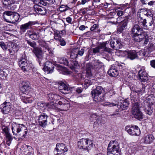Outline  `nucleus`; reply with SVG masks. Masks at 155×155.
Here are the masks:
<instances>
[{"mask_svg": "<svg viewBox=\"0 0 155 155\" xmlns=\"http://www.w3.org/2000/svg\"><path fill=\"white\" fill-rule=\"evenodd\" d=\"M127 24L126 22H123V25L120 26L118 29L119 31L120 32H122L123 30L124 29V28L127 25Z\"/></svg>", "mask_w": 155, "mask_h": 155, "instance_id": "53", "label": "nucleus"}, {"mask_svg": "<svg viewBox=\"0 0 155 155\" xmlns=\"http://www.w3.org/2000/svg\"><path fill=\"white\" fill-rule=\"evenodd\" d=\"M93 143L89 139L82 138L78 142L77 145L80 149L87 150L88 151L92 147Z\"/></svg>", "mask_w": 155, "mask_h": 155, "instance_id": "3", "label": "nucleus"}, {"mask_svg": "<svg viewBox=\"0 0 155 155\" xmlns=\"http://www.w3.org/2000/svg\"><path fill=\"white\" fill-rule=\"evenodd\" d=\"M48 43L49 41L46 42L43 41H39V45L43 48V50H49V46Z\"/></svg>", "mask_w": 155, "mask_h": 155, "instance_id": "32", "label": "nucleus"}, {"mask_svg": "<svg viewBox=\"0 0 155 155\" xmlns=\"http://www.w3.org/2000/svg\"><path fill=\"white\" fill-rule=\"evenodd\" d=\"M48 97L50 101H52L53 100H57L59 98H60V97L58 95L54 94L52 93L49 94L48 95Z\"/></svg>", "mask_w": 155, "mask_h": 155, "instance_id": "39", "label": "nucleus"}, {"mask_svg": "<svg viewBox=\"0 0 155 155\" xmlns=\"http://www.w3.org/2000/svg\"><path fill=\"white\" fill-rule=\"evenodd\" d=\"M60 21L59 15L58 14H54L51 18V23L58 24Z\"/></svg>", "mask_w": 155, "mask_h": 155, "instance_id": "29", "label": "nucleus"}, {"mask_svg": "<svg viewBox=\"0 0 155 155\" xmlns=\"http://www.w3.org/2000/svg\"><path fill=\"white\" fill-rule=\"evenodd\" d=\"M78 56V54L77 52H75L74 50H73L71 53L70 57L73 59H74L77 58Z\"/></svg>", "mask_w": 155, "mask_h": 155, "instance_id": "51", "label": "nucleus"}, {"mask_svg": "<svg viewBox=\"0 0 155 155\" xmlns=\"http://www.w3.org/2000/svg\"><path fill=\"white\" fill-rule=\"evenodd\" d=\"M8 73V71L6 69H0V78L4 79L6 78Z\"/></svg>", "mask_w": 155, "mask_h": 155, "instance_id": "33", "label": "nucleus"}, {"mask_svg": "<svg viewBox=\"0 0 155 155\" xmlns=\"http://www.w3.org/2000/svg\"><path fill=\"white\" fill-rule=\"evenodd\" d=\"M103 89L100 86H98L96 88L91 91V94L101 95L103 91Z\"/></svg>", "mask_w": 155, "mask_h": 155, "instance_id": "30", "label": "nucleus"}, {"mask_svg": "<svg viewBox=\"0 0 155 155\" xmlns=\"http://www.w3.org/2000/svg\"><path fill=\"white\" fill-rule=\"evenodd\" d=\"M89 119L91 122L94 121L95 120H96V121L94 122V127L100 128L102 127L101 124L102 118L100 116L96 114H92Z\"/></svg>", "mask_w": 155, "mask_h": 155, "instance_id": "6", "label": "nucleus"}, {"mask_svg": "<svg viewBox=\"0 0 155 155\" xmlns=\"http://www.w3.org/2000/svg\"><path fill=\"white\" fill-rule=\"evenodd\" d=\"M110 45L111 48L116 50L121 49L123 47V45L121 43V41L119 39H113L111 40Z\"/></svg>", "mask_w": 155, "mask_h": 155, "instance_id": "12", "label": "nucleus"}, {"mask_svg": "<svg viewBox=\"0 0 155 155\" xmlns=\"http://www.w3.org/2000/svg\"><path fill=\"white\" fill-rule=\"evenodd\" d=\"M128 58L131 60L137 59V52L135 50L129 51L127 54Z\"/></svg>", "mask_w": 155, "mask_h": 155, "instance_id": "28", "label": "nucleus"}, {"mask_svg": "<svg viewBox=\"0 0 155 155\" xmlns=\"http://www.w3.org/2000/svg\"><path fill=\"white\" fill-rule=\"evenodd\" d=\"M41 30H43V29L41 28H39L36 31H33L32 33H29L28 36L30 38L33 39H38L40 37L39 34Z\"/></svg>", "mask_w": 155, "mask_h": 155, "instance_id": "22", "label": "nucleus"}, {"mask_svg": "<svg viewBox=\"0 0 155 155\" xmlns=\"http://www.w3.org/2000/svg\"><path fill=\"white\" fill-rule=\"evenodd\" d=\"M17 26L15 24H14V25H10V29H10V31H15V30L16 29Z\"/></svg>", "mask_w": 155, "mask_h": 155, "instance_id": "63", "label": "nucleus"}, {"mask_svg": "<svg viewBox=\"0 0 155 155\" xmlns=\"http://www.w3.org/2000/svg\"><path fill=\"white\" fill-rule=\"evenodd\" d=\"M58 61L60 64H63L66 65H68V62L67 59L64 57L60 58Z\"/></svg>", "mask_w": 155, "mask_h": 155, "instance_id": "41", "label": "nucleus"}, {"mask_svg": "<svg viewBox=\"0 0 155 155\" xmlns=\"http://www.w3.org/2000/svg\"><path fill=\"white\" fill-rule=\"evenodd\" d=\"M138 95L135 94L134 93L131 92L130 94V99L131 102L133 104V106L135 103L138 102H137V96Z\"/></svg>", "mask_w": 155, "mask_h": 155, "instance_id": "35", "label": "nucleus"}, {"mask_svg": "<svg viewBox=\"0 0 155 155\" xmlns=\"http://www.w3.org/2000/svg\"><path fill=\"white\" fill-rule=\"evenodd\" d=\"M59 41L60 44L61 45L64 46L66 45V42L64 39L61 38L60 39H59Z\"/></svg>", "mask_w": 155, "mask_h": 155, "instance_id": "58", "label": "nucleus"}, {"mask_svg": "<svg viewBox=\"0 0 155 155\" xmlns=\"http://www.w3.org/2000/svg\"><path fill=\"white\" fill-rule=\"evenodd\" d=\"M35 9L38 14L41 15H45L46 13V10L44 7L38 6Z\"/></svg>", "mask_w": 155, "mask_h": 155, "instance_id": "27", "label": "nucleus"}, {"mask_svg": "<svg viewBox=\"0 0 155 155\" xmlns=\"http://www.w3.org/2000/svg\"><path fill=\"white\" fill-rule=\"evenodd\" d=\"M20 17L19 14L16 12L10 11V23H15L19 20Z\"/></svg>", "mask_w": 155, "mask_h": 155, "instance_id": "21", "label": "nucleus"}, {"mask_svg": "<svg viewBox=\"0 0 155 155\" xmlns=\"http://www.w3.org/2000/svg\"><path fill=\"white\" fill-rule=\"evenodd\" d=\"M146 36V32L142 31L140 34H136L132 35L133 40L135 42H140L143 41L144 37Z\"/></svg>", "mask_w": 155, "mask_h": 155, "instance_id": "14", "label": "nucleus"}, {"mask_svg": "<svg viewBox=\"0 0 155 155\" xmlns=\"http://www.w3.org/2000/svg\"><path fill=\"white\" fill-rule=\"evenodd\" d=\"M26 43L28 44L30 46L33 48L34 49L36 48V43L34 41H31L30 40H26Z\"/></svg>", "mask_w": 155, "mask_h": 155, "instance_id": "46", "label": "nucleus"}, {"mask_svg": "<svg viewBox=\"0 0 155 155\" xmlns=\"http://www.w3.org/2000/svg\"><path fill=\"white\" fill-rule=\"evenodd\" d=\"M18 63L19 66L24 72L28 71L31 68L28 64L27 60L24 58H21Z\"/></svg>", "mask_w": 155, "mask_h": 155, "instance_id": "10", "label": "nucleus"}, {"mask_svg": "<svg viewBox=\"0 0 155 155\" xmlns=\"http://www.w3.org/2000/svg\"><path fill=\"white\" fill-rule=\"evenodd\" d=\"M3 18L6 22L9 23V18L10 16V12H5L3 13Z\"/></svg>", "mask_w": 155, "mask_h": 155, "instance_id": "38", "label": "nucleus"}, {"mask_svg": "<svg viewBox=\"0 0 155 155\" xmlns=\"http://www.w3.org/2000/svg\"><path fill=\"white\" fill-rule=\"evenodd\" d=\"M152 98V96L150 95L148 96L144 101V103H147L149 105L152 104L153 102L151 101Z\"/></svg>", "mask_w": 155, "mask_h": 155, "instance_id": "47", "label": "nucleus"}, {"mask_svg": "<svg viewBox=\"0 0 155 155\" xmlns=\"http://www.w3.org/2000/svg\"><path fill=\"white\" fill-rule=\"evenodd\" d=\"M91 69V65L90 64H88L87 65L86 74V75L88 76H91L92 75Z\"/></svg>", "mask_w": 155, "mask_h": 155, "instance_id": "42", "label": "nucleus"}, {"mask_svg": "<svg viewBox=\"0 0 155 155\" xmlns=\"http://www.w3.org/2000/svg\"><path fill=\"white\" fill-rule=\"evenodd\" d=\"M125 130L130 135L138 136L140 134L139 128L136 125L127 126L125 128Z\"/></svg>", "mask_w": 155, "mask_h": 155, "instance_id": "5", "label": "nucleus"}, {"mask_svg": "<svg viewBox=\"0 0 155 155\" xmlns=\"http://www.w3.org/2000/svg\"><path fill=\"white\" fill-rule=\"evenodd\" d=\"M44 70L45 72L48 74L52 72L54 67V65L50 61H47L44 64Z\"/></svg>", "mask_w": 155, "mask_h": 155, "instance_id": "13", "label": "nucleus"}, {"mask_svg": "<svg viewBox=\"0 0 155 155\" xmlns=\"http://www.w3.org/2000/svg\"><path fill=\"white\" fill-rule=\"evenodd\" d=\"M58 88L60 91L64 94H68L70 91V89L68 86L62 82L59 84Z\"/></svg>", "mask_w": 155, "mask_h": 155, "instance_id": "15", "label": "nucleus"}, {"mask_svg": "<svg viewBox=\"0 0 155 155\" xmlns=\"http://www.w3.org/2000/svg\"><path fill=\"white\" fill-rule=\"evenodd\" d=\"M37 105L39 106V108L41 109L42 108H44V109L47 107V104L45 103H44L39 102L37 103Z\"/></svg>", "mask_w": 155, "mask_h": 155, "instance_id": "50", "label": "nucleus"}, {"mask_svg": "<svg viewBox=\"0 0 155 155\" xmlns=\"http://www.w3.org/2000/svg\"><path fill=\"white\" fill-rule=\"evenodd\" d=\"M108 74L111 76L115 77L118 74V72L114 66L112 65L108 71Z\"/></svg>", "mask_w": 155, "mask_h": 155, "instance_id": "24", "label": "nucleus"}, {"mask_svg": "<svg viewBox=\"0 0 155 155\" xmlns=\"http://www.w3.org/2000/svg\"><path fill=\"white\" fill-rule=\"evenodd\" d=\"M31 151H28V149H25V150H24L23 153V155H30L31 153L30 152Z\"/></svg>", "mask_w": 155, "mask_h": 155, "instance_id": "59", "label": "nucleus"}, {"mask_svg": "<svg viewBox=\"0 0 155 155\" xmlns=\"http://www.w3.org/2000/svg\"><path fill=\"white\" fill-rule=\"evenodd\" d=\"M98 28V25L96 24H94L92 27H91L90 29V30L91 31H93L95 29Z\"/></svg>", "mask_w": 155, "mask_h": 155, "instance_id": "62", "label": "nucleus"}, {"mask_svg": "<svg viewBox=\"0 0 155 155\" xmlns=\"http://www.w3.org/2000/svg\"><path fill=\"white\" fill-rule=\"evenodd\" d=\"M35 24V21H29L24 24L20 26L21 31L22 32H25L27 29L29 28L32 25H34Z\"/></svg>", "mask_w": 155, "mask_h": 155, "instance_id": "18", "label": "nucleus"}, {"mask_svg": "<svg viewBox=\"0 0 155 155\" xmlns=\"http://www.w3.org/2000/svg\"><path fill=\"white\" fill-rule=\"evenodd\" d=\"M143 142L146 144H150L154 140V137L152 134H147L144 135L143 138Z\"/></svg>", "mask_w": 155, "mask_h": 155, "instance_id": "17", "label": "nucleus"}, {"mask_svg": "<svg viewBox=\"0 0 155 155\" xmlns=\"http://www.w3.org/2000/svg\"><path fill=\"white\" fill-rule=\"evenodd\" d=\"M103 104V106H107L110 107L115 106L117 105L116 104L109 102H105Z\"/></svg>", "mask_w": 155, "mask_h": 155, "instance_id": "48", "label": "nucleus"}, {"mask_svg": "<svg viewBox=\"0 0 155 155\" xmlns=\"http://www.w3.org/2000/svg\"><path fill=\"white\" fill-rule=\"evenodd\" d=\"M130 89L132 91V93H134V94H137V95H138V94L141 91V90L140 88L137 87H130Z\"/></svg>", "mask_w": 155, "mask_h": 155, "instance_id": "43", "label": "nucleus"}, {"mask_svg": "<svg viewBox=\"0 0 155 155\" xmlns=\"http://www.w3.org/2000/svg\"><path fill=\"white\" fill-rule=\"evenodd\" d=\"M155 48V46L153 45H150L147 49L148 51L150 52L154 50Z\"/></svg>", "mask_w": 155, "mask_h": 155, "instance_id": "56", "label": "nucleus"}, {"mask_svg": "<svg viewBox=\"0 0 155 155\" xmlns=\"http://www.w3.org/2000/svg\"><path fill=\"white\" fill-rule=\"evenodd\" d=\"M120 103H119L120 107L122 110H124L126 109L128 107L129 103L127 99L120 100Z\"/></svg>", "mask_w": 155, "mask_h": 155, "instance_id": "26", "label": "nucleus"}, {"mask_svg": "<svg viewBox=\"0 0 155 155\" xmlns=\"http://www.w3.org/2000/svg\"><path fill=\"white\" fill-rule=\"evenodd\" d=\"M150 64L152 67L155 69V60L150 61Z\"/></svg>", "mask_w": 155, "mask_h": 155, "instance_id": "64", "label": "nucleus"}, {"mask_svg": "<svg viewBox=\"0 0 155 155\" xmlns=\"http://www.w3.org/2000/svg\"><path fill=\"white\" fill-rule=\"evenodd\" d=\"M5 31H4V34H10L9 31H10V28L9 26H5L4 27Z\"/></svg>", "mask_w": 155, "mask_h": 155, "instance_id": "57", "label": "nucleus"}, {"mask_svg": "<svg viewBox=\"0 0 155 155\" xmlns=\"http://www.w3.org/2000/svg\"><path fill=\"white\" fill-rule=\"evenodd\" d=\"M55 150L57 152L56 155H65L68 150L67 146L63 143H57L56 144Z\"/></svg>", "mask_w": 155, "mask_h": 155, "instance_id": "7", "label": "nucleus"}, {"mask_svg": "<svg viewBox=\"0 0 155 155\" xmlns=\"http://www.w3.org/2000/svg\"><path fill=\"white\" fill-rule=\"evenodd\" d=\"M10 104L9 102H5L1 105V108L3 107L2 112L4 114H8L10 111Z\"/></svg>", "mask_w": 155, "mask_h": 155, "instance_id": "23", "label": "nucleus"}, {"mask_svg": "<svg viewBox=\"0 0 155 155\" xmlns=\"http://www.w3.org/2000/svg\"><path fill=\"white\" fill-rule=\"evenodd\" d=\"M138 73L140 81L145 82L148 80L147 74L144 69L140 70Z\"/></svg>", "mask_w": 155, "mask_h": 155, "instance_id": "16", "label": "nucleus"}, {"mask_svg": "<svg viewBox=\"0 0 155 155\" xmlns=\"http://www.w3.org/2000/svg\"><path fill=\"white\" fill-rule=\"evenodd\" d=\"M33 52L36 56L37 60L39 64L41 65L43 64L44 63L43 52L41 48L40 47H36L34 49Z\"/></svg>", "mask_w": 155, "mask_h": 155, "instance_id": "8", "label": "nucleus"}, {"mask_svg": "<svg viewBox=\"0 0 155 155\" xmlns=\"http://www.w3.org/2000/svg\"><path fill=\"white\" fill-rule=\"evenodd\" d=\"M84 52V49H81L80 50L78 51L77 53L78 54V55L81 56L83 55Z\"/></svg>", "mask_w": 155, "mask_h": 155, "instance_id": "61", "label": "nucleus"}, {"mask_svg": "<svg viewBox=\"0 0 155 155\" xmlns=\"http://www.w3.org/2000/svg\"><path fill=\"white\" fill-rule=\"evenodd\" d=\"M144 41V44H147V43L149 41L148 37V36L147 34L146 33V36L144 37V38L143 39V41Z\"/></svg>", "mask_w": 155, "mask_h": 155, "instance_id": "60", "label": "nucleus"}, {"mask_svg": "<svg viewBox=\"0 0 155 155\" xmlns=\"http://www.w3.org/2000/svg\"><path fill=\"white\" fill-rule=\"evenodd\" d=\"M107 153H110L112 154H121V150L119 145L117 142L115 140L110 141L108 146Z\"/></svg>", "mask_w": 155, "mask_h": 155, "instance_id": "2", "label": "nucleus"}, {"mask_svg": "<svg viewBox=\"0 0 155 155\" xmlns=\"http://www.w3.org/2000/svg\"><path fill=\"white\" fill-rule=\"evenodd\" d=\"M59 10L61 12L65 11L68 10H69L70 8L68 7L67 5H62L60 6L59 8Z\"/></svg>", "mask_w": 155, "mask_h": 155, "instance_id": "45", "label": "nucleus"}, {"mask_svg": "<svg viewBox=\"0 0 155 155\" xmlns=\"http://www.w3.org/2000/svg\"><path fill=\"white\" fill-rule=\"evenodd\" d=\"M145 53L144 50H140L139 51L137 52V58H143L145 56Z\"/></svg>", "mask_w": 155, "mask_h": 155, "instance_id": "40", "label": "nucleus"}, {"mask_svg": "<svg viewBox=\"0 0 155 155\" xmlns=\"http://www.w3.org/2000/svg\"><path fill=\"white\" fill-rule=\"evenodd\" d=\"M92 96L94 98V100L96 102H101L103 100V98L100 96V95H95V94H92Z\"/></svg>", "mask_w": 155, "mask_h": 155, "instance_id": "36", "label": "nucleus"}, {"mask_svg": "<svg viewBox=\"0 0 155 155\" xmlns=\"http://www.w3.org/2000/svg\"><path fill=\"white\" fill-rule=\"evenodd\" d=\"M58 104L61 106V108L64 110L66 111L69 110L70 108V105L69 101L64 98L60 99Z\"/></svg>", "mask_w": 155, "mask_h": 155, "instance_id": "11", "label": "nucleus"}, {"mask_svg": "<svg viewBox=\"0 0 155 155\" xmlns=\"http://www.w3.org/2000/svg\"><path fill=\"white\" fill-rule=\"evenodd\" d=\"M140 106L138 102L135 103L132 109V113L135 118L140 120L143 118V115L140 110Z\"/></svg>", "mask_w": 155, "mask_h": 155, "instance_id": "4", "label": "nucleus"}, {"mask_svg": "<svg viewBox=\"0 0 155 155\" xmlns=\"http://www.w3.org/2000/svg\"><path fill=\"white\" fill-rule=\"evenodd\" d=\"M47 107H48L49 108L53 109H55V105L54 104V103L52 102H50L49 103H47Z\"/></svg>", "mask_w": 155, "mask_h": 155, "instance_id": "52", "label": "nucleus"}, {"mask_svg": "<svg viewBox=\"0 0 155 155\" xmlns=\"http://www.w3.org/2000/svg\"><path fill=\"white\" fill-rule=\"evenodd\" d=\"M138 21L140 25H142L143 27L145 28V26L147 23L146 20L145 19H143L141 17H139L138 18Z\"/></svg>", "mask_w": 155, "mask_h": 155, "instance_id": "37", "label": "nucleus"}, {"mask_svg": "<svg viewBox=\"0 0 155 155\" xmlns=\"http://www.w3.org/2000/svg\"><path fill=\"white\" fill-rule=\"evenodd\" d=\"M12 129L13 134L19 136L20 138L25 137L27 133L26 127L22 124L13 123L12 124Z\"/></svg>", "mask_w": 155, "mask_h": 155, "instance_id": "1", "label": "nucleus"}, {"mask_svg": "<svg viewBox=\"0 0 155 155\" xmlns=\"http://www.w3.org/2000/svg\"><path fill=\"white\" fill-rule=\"evenodd\" d=\"M3 130L5 133V135L7 137V141L6 143L8 146H9L10 145V134L8 129L7 127H5L4 129Z\"/></svg>", "mask_w": 155, "mask_h": 155, "instance_id": "34", "label": "nucleus"}, {"mask_svg": "<svg viewBox=\"0 0 155 155\" xmlns=\"http://www.w3.org/2000/svg\"><path fill=\"white\" fill-rule=\"evenodd\" d=\"M12 50L10 51V53H12L11 55L13 54L15 52H16L19 48L20 47L19 42L17 41H14L11 44Z\"/></svg>", "mask_w": 155, "mask_h": 155, "instance_id": "19", "label": "nucleus"}, {"mask_svg": "<svg viewBox=\"0 0 155 155\" xmlns=\"http://www.w3.org/2000/svg\"><path fill=\"white\" fill-rule=\"evenodd\" d=\"M147 8H143L140 10V15H143L147 16Z\"/></svg>", "mask_w": 155, "mask_h": 155, "instance_id": "54", "label": "nucleus"}, {"mask_svg": "<svg viewBox=\"0 0 155 155\" xmlns=\"http://www.w3.org/2000/svg\"><path fill=\"white\" fill-rule=\"evenodd\" d=\"M144 110L145 112L147 114L150 115L152 114V110L148 106H147V107L145 108Z\"/></svg>", "mask_w": 155, "mask_h": 155, "instance_id": "49", "label": "nucleus"}, {"mask_svg": "<svg viewBox=\"0 0 155 155\" xmlns=\"http://www.w3.org/2000/svg\"><path fill=\"white\" fill-rule=\"evenodd\" d=\"M0 46L4 50H6L8 48L7 46L3 42H0Z\"/></svg>", "mask_w": 155, "mask_h": 155, "instance_id": "55", "label": "nucleus"}, {"mask_svg": "<svg viewBox=\"0 0 155 155\" xmlns=\"http://www.w3.org/2000/svg\"><path fill=\"white\" fill-rule=\"evenodd\" d=\"M22 85V86L21 88V91L24 94H28L30 91L31 88L28 82H23Z\"/></svg>", "mask_w": 155, "mask_h": 155, "instance_id": "20", "label": "nucleus"}, {"mask_svg": "<svg viewBox=\"0 0 155 155\" xmlns=\"http://www.w3.org/2000/svg\"><path fill=\"white\" fill-rule=\"evenodd\" d=\"M94 66L96 68H101L104 66V64L99 60H97L95 63Z\"/></svg>", "mask_w": 155, "mask_h": 155, "instance_id": "44", "label": "nucleus"}, {"mask_svg": "<svg viewBox=\"0 0 155 155\" xmlns=\"http://www.w3.org/2000/svg\"><path fill=\"white\" fill-rule=\"evenodd\" d=\"M142 31H143L142 29L137 24L134 25L131 28L132 35L138 34L139 32H140L141 33Z\"/></svg>", "mask_w": 155, "mask_h": 155, "instance_id": "25", "label": "nucleus"}, {"mask_svg": "<svg viewBox=\"0 0 155 155\" xmlns=\"http://www.w3.org/2000/svg\"><path fill=\"white\" fill-rule=\"evenodd\" d=\"M48 116L45 113H43L38 117V122L39 125L43 127H46L48 124Z\"/></svg>", "mask_w": 155, "mask_h": 155, "instance_id": "9", "label": "nucleus"}, {"mask_svg": "<svg viewBox=\"0 0 155 155\" xmlns=\"http://www.w3.org/2000/svg\"><path fill=\"white\" fill-rule=\"evenodd\" d=\"M25 149H28V151H31L32 150V148L31 147L29 146L26 145H23L21 146L20 148V155H23V153Z\"/></svg>", "mask_w": 155, "mask_h": 155, "instance_id": "31", "label": "nucleus"}]
</instances>
